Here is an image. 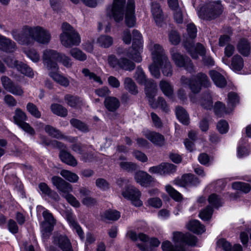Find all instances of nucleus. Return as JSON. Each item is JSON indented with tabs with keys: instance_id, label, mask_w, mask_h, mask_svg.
I'll return each instance as SVG.
<instances>
[{
	"instance_id": "57",
	"label": "nucleus",
	"mask_w": 251,
	"mask_h": 251,
	"mask_svg": "<svg viewBox=\"0 0 251 251\" xmlns=\"http://www.w3.org/2000/svg\"><path fill=\"white\" fill-rule=\"evenodd\" d=\"M82 73L85 76L88 77L89 79L93 80L94 81L97 82L100 84H102V81L100 78L96 75L94 73L91 72L88 69H83L82 71Z\"/></svg>"
},
{
	"instance_id": "27",
	"label": "nucleus",
	"mask_w": 251,
	"mask_h": 251,
	"mask_svg": "<svg viewBox=\"0 0 251 251\" xmlns=\"http://www.w3.org/2000/svg\"><path fill=\"white\" fill-rule=\"evenodd\" d=\"M100 216L101 220L104 221H115L120 218L121 214L116 210L109 209L101 213Z\"/></svg>"
},
{
	"instance_id": "9",
	"label": "nucleus",
	"mask_w": 251,
	"mask_h": 251,
	"mask_svg": "<svg viewBox=\"0 0 251 251\" xmlns=\"http://www.w3.org/2000/svg\"><path fill=\"white\" fill-rule=\"evenodd\" d=\"M170 53L172 59L177 67H184L190 73L195 72L194 66L188 57L181 54L175 48L171 49Z\"/></svg>"
},
{
	"instance_id": "59",
	"label": "nucleus",
	"mask_w": 251,
	"mask_h": 251,
	"mask_svg": "<svg viewBox=\"0 0 251 251\" xmlns=\"http://www.w3.org/2000/svg\"><path fill=\"white\" fill-rule=\"evenodd\" d=\"M25 52L27 56L33 62L36 63L40 60V55L36 50L30 49Z\"/></svg>"
},
{
	"instance_id": "12",
	"label": "nucleus",
	"mask_w": 251,
	"mask_h": 251,
	"mask_svg": "<svg viewBox=\"0 0 251 251\" xmlns=\"http://www.w3.org/2000/svg\"><path fill=\"white\" fill-rule=\"evenodd\" d=\"M15 124L18 125L24 131L30 135H34L35 131L33 128L25 121L27 119L26 116L25 112L19 108H17L15 112V115L13 117Z\"/></svg>"
},
{
	"instance_id": "7",
	"label": "nucleus",
	"mask_w": 251,
	"mask_h": 251,
	"mask_svg": "<svg viewBox=\"0 0 251 251\" xmlns=\"http://www.w3.org/2000/svg\"><path fill=\"white\" fill-rule=\"evenodd\" d=\"M223 6L220 1L209 2L198 10L199 17L202 19L211 20L222 14Z\"/></svg>"
},
{
	"instance_id": "6",
	"label": "nucleus",
	"mask_w": 251,
	"mask_h": 251,
	"mask_svg": "<svg viewBox=\"0 0 251 251\" xmlns=\"http://www.w3.org/2000/svg\"><path fill=\"white\" fill-rule=\"evenodd\" d=\"M133 42L132 47L126 51L125 55L134 61L139 63L142 60L141 53L143 49V41L140 32L134 29L132 31Z\"/></svg>"
},
{
	"instance_id": "52",
	"label": "nucleus",
	"mask_w": 251,
	"mask_h": 251,
	"mask_svg": "<svg viewBox=\"0 0 251 251\" xmlns=\"http://www.w3.org/2000/svg\"><path fill=\"white\" fill-rule=\"evenodd\" d=\"M162 175H166L174 173L176 171V166L170 163L161 164Z\"/></svg>"
},
{
	"instance_id": "35",
	"label": "nucleus",
	"mask_w": 251,
	"mask_h": 251,
	"mask_svg": "<svg viewBox=\"0 0 251 251\" xmlns=\"http://www.w3.org/2000/svg\"><path fill=\"white\" fill-rule=\"evenodd\" d=\"M97 42L100 47L108 48L112 45L113 39L109 35H102L97 39Z\"/></svg>"
},
{
	"instance_id": "17",
	"label": "nucleus",
	"mask_w": 251,
	"mask_h": 251,
	"mask_svg": "<svg viewBox=\"0 0 251 251\" xmlns=\"http://www.w3.org/2000/svg\"><path fill=\"white\" fill-rule=\"evenodd\" d=\"M184 47L194 59H197L199 55H203L205 52L204 47L199 43L195 46L192 42L186 41L184 43Z\"/></svg>"
},
{
	"instance_id": "46",
	"label": "nucleus",
	"mask_w": 251,
	"mask_h": 251,
	"mask_svg": "<svg viewBox=\"0 0 251 251\" xmlns=\"http://www.w3.org/2000/svg\"><path fill=\"white\" fill-rule=\"evenodd\" d=\"M232 187L234 189L240 190L245 193L250 192L251 189L249 184L242 182L233 183Z\"/></svg>"
},
{
	"instance_id": "60",
	"label": "nucleus",
	"mask_w": 251,
	"mask_h": 251,
	"mask_svg": "<svg viewBox=\"0 0 251 251\" xmlns=\"http://www.w3.org/2000/svg\"><path fill=\"white\" fill-rule=\"evenodd\" d=\"M212 213V208L208 206L200 213L199 216L202 220L207 221L211 217Z\"/></svg>"
},
{
	"instance_id": "19",
	"label": "nucleus",
	"mask_w": 251,
	"mask_h": 251,
	"mask_svg": "<svg viewBox=\"0 0 251 251\" xmlns=\"http://www.w3.org/2000/svg\"><path fill=\"white\" fill-rule=\"evenodd\" d=\"M151 11L156 25L162 26L164 23V16L159 4L156 2H153L151 4Z\"/></svg>"
},
{
	"instance_id": "22",
	"label": "nucleus",
	"mask_w": 251,
	"mask_h": 251,
	"mask_svg": "<svg viewBox=\"0 0 251 251\" xmlns=\"http://www.w3.org/2000/svg\"><path fill=\"white\" fill-rule=\"evenodd\" d=\"M17 49L16 43L9 38L2 36L0 40V50L6 52H12Z\"/></svg>"
},
{
	"instance_id": "43",
	"label": "nucleus",
	"mask_w": 251,
	"mask_h": 251,
	"mask_svg": "<svg viewBox=\"0 0 251 251\" xmlns=\"http://www.w3.org/2000/svg\"><path fill=\"white\" fill-rule=\"evenodd\" d=\"M50 109L54 114L58 116L65 117L67 115V110L59 104L54 103L51 104Z\"/></svg>"
},
{
	"instance_id": "11",
	"label": "nucleus",
	"mask_w": 251,
	"mask_h": 251,
	"mask_svg": "<svg viewBox=\"0 0 251 251\" xmlns=\"http://www.w3.org/2000/svg\"><path fill=\"white\" fill-rule=\"evenodd\" d=\"M141 191L133 185L126 187L122 192V195L136 207H140L143 205L141 200Z\"/></svg>"
},
{
	"instance_id": "16",
	"label": "nucleus",
	"mask_w": 251,
	"mask_h": 251,
	"mask_svg": "<svg viewBox=\"0 0 251 251\" xmlns=\"http://www.w3.org/2000/svg\"><path fill=\"white\" fill-rule=\"evenodd\" d=\"M53 243L62 251H74L70 240L64 234H55L53 236Z\"/></svg>"
},
{
	"instance_id": "39",
	"label": "nucleus",
	"mask_w": 251,
	"mask_h": 251,
	"mask_svg": "<svg viewBox=\"0 0 251 251\" xmlns=\"http://www.w3.org/2000/svg\"><path fill=\"white\" fill-rule=\"evenodd\" d=\"M44 129L46 133L52 137L57 139H62L64 138L63 135L59 130L51 126H45Z\"/></svg>"
},
{
	"instance_id": "8",
	"label": "nucleus",
	"mask_w": 251,
	"mask_h": 251,
	"mask_svg": "<svg viewBox=\"0 0 251 251\" xmlns=\"http://www.w3.org/2000/svg\"><path fill=\"white\" fill-rule=\"evenodd\" d=\"M196 80L189 79L184 76H181L180 82L182 86H189L192 92L194 93H198L201 90V86L208 87L210 82L207 75L203 73H199L195 77Z\"/></svg>"
},
{
	"instance_id": "45",
	"label": "nucleus",
	"mask_w": 251,
	"mask_h": 251,
	"mask_svg": "<svg viewBox=\"0 0 251 251\" xmlns=\"http://www.w3.org/2000/svg\"><path fill=\"white\" fill-rule=\"evenodd\" d=\"M118 164L121 169L127 172H132L137 168V165L132 162L122 161L119 162Z\"/></svg>"
},
{
	"instance_id": "33",
	"label": "nucleus",
	"mask_w": 251,
	"mask_h": 251,
	"mask_svg": "<svg viewBox=\"0 0 251 251\" xmlns=\"http://www.w3.org/2000/svg\"><path fill=\"white\" fill-rule=\"evenodd\" d=\"M104 104L108 110L111 111H114L119 107L120 101L118 99L115 97H109L105 99Z\"/></svg>"
},
{
	"instance_id": "25",
	"label": "nucleus",
	"mask_w": 251,
	"mask_h": 251,
	"mask_svg": "<svg viewBox=\"0 0 251 251\" xmlns=\"http://www.w3.org/2000/svg\"><path fill=\"white\" fill-rule=\"evenodd\" d=\"M237 50L242 55L248 56L251 51V46L249 41L246 39H240L237 44Z\"/></svg>"
},
{
	"instance_id": "2",
	"label": "nucleus",
	"mask_w": 251,
	"mask_h": 251,
	"mask_svg": "<svg viewBox=\"0 0 251 251\" xmlns=\"http://www.w3.org/2000/svg\"><path fill=\"white\" fill-rule=\"evenodd\" d=\"M108 10L116 22L123 21L125 16V22L127 26L133 27L136 23L135 16L134 0H127L126 6V0H114L113 4Z\"/></svg>"
},
{
	"instance_id": "54",
	"label": "nucleus",
	"mask_w": 251,
	"mask_h": 251,
	"mask_svg": "<svg viewBox=\"0 0 251 251\" xmlns=\"http://www.w3.org/2000/svg\"><path fill=\"white\" fill-rule=\"evenodd\" d=\"M64 100L68 105L72 107L77 106L80 102L79 98L70 95H66Z\"/></svg>"
},
{
	"instance_id": "63",
	"label": "nucleus",
	"mask_w": 251,
	"mask_h": 251,
	"mask_svg": "<svg viewBox=\"0 0 251 251\" xmlns=\"http://www.w3.org/2000/svg\"><path fill=\"white\" fill-rule=\"evenodd\" d=\"M162 204V201L159 198H150L147 201V206H151L154 208H159Z\"/></svg>"
},
{
	"instance_id": "31",
	"label": "nucleus",
	"mask_w": 251,
	"mask_h": 251,
	"mask_svg": "<svg viewBox=\"0 0 251 251\" xmlns=\"http://www.w3.org/2000/svg\"><path fill=\"white\" fill-rule=\"evenodd\" d=\"M244 67V60L242 57L238 55H234L231 59L230 68L235 72L241 71Z\"/></svg>"
},
{
	"instance_id": "61",
	"label": "nucleus",
	"mask_w": 251,
	"mask_h": 251,
	"mask_svg": "<svg viewBox=\"0 0 251 251\" xmlns=\"http://www.w3.org/2000/svg\"><path fill=\"white\" fill-rule=\"evenodd\" d=\"M210 205L217 207L221 205L222 201L219 196L215 194H211L208 199Z\"/></svg>"
},
{
	"instance_id": "20",
	"label": "nucleus",
	"mask_w": 251,
	"mask_h": 251,
	"mask_svg": "<svg viewBox=\"0 0 251 251\" xmlns=\"http://www.w3.org/2000/svg\"><path fill=\"white\" fill-rule=\"evenodd\" d=\"M134 179L136 182L142 186L147 187L149 186L153 181L152 177L147 173L140 171L135 173Z\"/></svg>"
},
{
	"instance_id": "64",
	"label": "nucleus",
	"mask_w": 251,
	"mask_h": 251,
	"mask_svg": "<svg viewBox=\"0 0 251 251\" xmlns=\"http://www.w3.org/2000/svg\"><path fill=\"white\" fill-rule=\"evenodd\" d=\"M7 91L16 96H23L24 94V91L21 87L18 85H15L14 84H13Z\"/></svg>"
},
{
	"instance_id": "24",
	"label": "nucleus",
	"mask_w": 251,
	"mask_h": 251,
	"mask_svg": "<svg viewBox=\"0 0 251 251\" xmlns=\"http://www.w3.org/2000/svg\"><path fill=\"white\" fill-rule=\"evenodd\" d=\"M49 75L54 81L62 86L67 87L69 85V79L64 75L60 74L57 71H50Z\"/></svg>"
},
{
	"instance_id": "42",
	"label": "nucleus",
	"mask_w": 251,
	"mask_h": 251,
	"mask_svg": "<svg viewBox=\"0 0 251 251\" xmlns=\"http://www.w3.org/2000/svg\"><path fill=\"white\" fill-rule=\"evenodd\" d=\"M134 78L139 84L142 85H143L148 80L147 79L142 68L139 66L137 68Z\"/></svg>"
},
{
	"instance_id": "49",
	"label": "nucleus",
	"mask_w": 251,
	"mask_h": 251,
	"mask_svg": "<svg viewBox=\"0 0 251 251\" xmlns=\"http://www.w3.org/2000/svg\"><path fill=\"white\" fill-rule=\"evenodd\" d=\"M57 62L68 68H71L73 64L71 58L65 54L62 53H59Z\"/></svg>"
},
{
	"instance_id": "56",
	"label": "nucleus",
	"mask_w": 251,
	"mask_h": 251,
	"mask_svg": "<svg viewBox=\"0 0 251 251\" xmlns=\"http://www.w3.org/2000/svg\"><path fill=\"white\" fill-rule=\"evenodd\" d=\"M150 105L153 108H155L157 107H160L161 109H162L164 111H167L168 110V106L166 103V101L164 100V99L162 98L159 97L158 98L157 102V103H154L153 101V100L151 101V102H150Z\"/></svg>"
},
{
	"instance_id": "53",
	"label": "nucleus",
	"mask_w": 251,
	"mask_h": 251,
	"mask_svg": "<svg viewBox=\"0 0 251 251\" xmlns=\"http://www.w3.org/2000/svg\"><path fill=\"white\" fill-rule=\"evenodd\" d=\"M70 123L72 126L81 131L86 132L88 131V127L87 125L79 120L73 119L70 121Z\"/></svg>"
},
{
	"instance_id": "15",
	"label": "nucleus",
	"mask_w": 251,
	"mask_h": 251,
	"mask_svg": "<svg viewBox=\"0 0 251 251\" xmlns=\"http://www.w3.org/2000/svg\"><path fill=\"white\" fill-rule=\"evenodd\" d=\"M7 65L12 68H15L22 74L29 77H33L34 75L32 69L25 63L19 62L11 58H8L5 60Z\"/></svg>"
},
{
	"instance_id": "26",
	"label": "nucleus",
	"mask_w": 251,
	"mask_h": 251,
	"mask_svg": "<svg viewBox=\"0 0 251 251\" xmlns=\"http://www.w3.org/2000/svg\"><path fill=\"white\" fill-rule=\"evenodd\" d=\"M209 75L215 84L220 88L224 87L226 84L225 78L218 72L211 70L209 72Z\"/></svg>"
},
{
	"instance_id": "44",
	"label": "nucleus",
	"mask_w": 251,
	"mask_h": 251,
	"mask_svg": "<svg viewBox=\"0 0 251 251\" xmlns=\"http://www.w3.org/2000/svg\"><path fill=\"white\" fill-rule=\"evenodd\" d=\"M127 236L131 240L133 241H137L138 239L142 242H146L149 241V238L146 234L144 233H140L137 234L133 231H129L127 233Z\"/></svg>"
},
{
	"instance_id": "18",
	"label": "nucleus",
	"mask_w": 251,
	"mask_h": 251,
	"mask_svg": "<svg viewBox=\"0 0 251 251\" xmlns=\"http://www.w3.org/2000/svg\"><path fill=\"white\" fill-rule=\"evenodd\" d=\"M143 135L156 146L161 147L165 144L164 137L159 133L145 129Z\"/></svg>"
},
{
	"instance_id": "28",
	"label": "nucleus",
	"mask_w": 251,
	"mask_h": 251,
	"mask_svg": "<svg viewBox=\"0 0 251 251\" xmlns=\"http://www.w3.org/2000/svg\"><path fill=\"white\" fill-rule=\"evenodd\" d=\"M59 157L62 162L68 165L75 167L77 165V160L68 152L61 151L59 153Z\"/></svg>"
},
{
	"instance_id": "21",
	"label": "nucleus",
	"mask_w": 251,
	"mask_h": 251,
	"mask_svg": "<svg viewBox=\"0 0 251 251\" xmlns=\"http://www.w3.org/2000/svg\"><path fill=\"white\" fill-rule=\"evenodd\" d=\"M198 178L193 175L186 174L183 175L177 184L182 187L196 186L200 183Z\"/></svg>"
},
{
	"instance_id": "34",
	"label": "nucleus",
	"mask_w": 251,
	"mask_h": 251,
	"mask_svg": "<svg viewBox=\"0 0 251 251\" xmlns=\"http://www.w3.org/2000/svg\"><path fill=\"white\" fill-rule=\"evenodd\" d=\"M67 219L73 229L75 230L79 237L83 239L84 238V233L81 227L75 221L74 217L72 215L69 214L67 215Z\"/></svg>"
},
{
	"instance_id": "13",
	"label": "nucleus",
	"mask_w": 251,
	"mask_h": 251,
	"mask_svg": "<svg viewBox=\"0 0 251 251\" xmlns=\"http://www.w3.org/2000/svg\"><path fill=\"white\" fill-rule=\"evenodd\" d=\"M148 48L151 52L152 61L155 63H159L167 57L162 47L152 41L149 43Z\"/></svg>"
},
{
	"instance_id": "37",
	"label": "nucleus",
	"mask_w": 251,
	"mask_h": 251,
	"mask_svg": "<svg viewBox=\"0 0 251 251\" xmlns=\"http://www.w3.org/2000/svg\"><path fill=\"white\" fill-rule=\"evenodd\" d=\"M176 115L179 120L184 125H188L189 122L188 115L186 110L182 107L178 106L176 110Z\"/></svg>"
},
{
	"instance_id": "55",
	"label": "nucleus",
	"mask_w": 251,
	"mask_h": 251,
	"mask_svg": "<svg viewBox=\"0 0 251 251\" xmlns=\"http://www.w3.org/2000/svg\"><path fill=\"white\" fill-rule=\"evenodd\" d=\"M168 38L170 42L174 45H176L180 41V37L178 32L172 30L168 33Z\"/></svg>"
},
{
	"instance_id": "58",
	"label": "nucleus",
	"mask_w": 251,
	"mask_h": 251,
	"mask_svg": "<svg viewBox=\"0 0 251 251\" xmlns=\"http://www.w3.org/2000/svg\"><path fill=\"white\" fill-rule=\"evenodd\" d=\"M214 109L215 114L219 116H222L224 113H226L228 112L226 110L224 104L220 101L216 102L214 105Z\"/></svg>"
},
{
	"instance_id": "48",
	"label": "nucleus",
	"mask_w": 251,
	"mask_h": 251,
	"mask_svg": "<svg viewBox=\"0 0 251 251\" xmlns=\"http://www.w3.org/2000/svg\"><path fill=\"white\" fill-rule=\"evenodd\" d=\"M201 106L206 109H211L213 107V102L210 94H205L202 98L201 101Z\"/></svg>"
},
{
	"instance_id": "14",
	"label": "nucleus",
	"mask_w": 251,
	"mask_h": 251,
	"mask_svg": "<svg viewBox=\"0 0 251 251\" xmlns=\"http://www.w3.org/2000/svg\"><path fill=\"white\" fill-rule=\"evenodd\" d=\"M43 216L44 221L42 224V232L44 236H48L53 230V227L55 224V220L52 214L48 210L44 211Z\"/></svg>"
},
{
	"instance_id": "62",
	"label": "nucleus",
	"mask_w": 251,
	"mask_h": 251,
	"mask_svg": "<svg viewBox=\"0 0 251 251\" xmlns=\"http://www.w3.org/2000/svg\"><path fill=\"white\" fill-rule=\"evenodd\" d=\"M27 110L34 117L36 118H40L41 117V113L38 110L35 105L32 103H28L26 105Z\"/></svg>"
},
{
	"instance_id": "51",
	"label": "nucleus",
	"mask_w": 251,
	"mask_h": 251,
	"mask_svg": "<svg viewBox=\"0 0 251 251\" xmlns=\"http://www.w3.org/2000/svg\"><path fill=\"white\" fill-rule=\"evenodd\" d=\"M149 70L151 75L155 78H158L160 76V62L155 63L152 61V63L149 66Z\"/></svg>"
},
{
	"instance_id": "36",
	"label": "nucleus",
	"mask_w": 251,
	"mask_h": 251,
	"mask_svg": "<svg viewBox=\"0 0 251 251\" xmlns=\"http://www.w3.org/2000/svg\"><path fill=\"white\" fill-rule=\"evenodd\" d=\"M159 86L165 96L169 98L173 97L174 95L173 88L169 82L162 80L160 82Z\"/></svg>"
},
{
	"instance_id": "47",
	"label": "nucleus",
	"mask_w": 251,
	"mask_h": 251,
	"mask_svg": "<svg viewBox=\"0 0 251 251\" xmlns=\"http://www.w3.org/2000/svg\"><path fill=\"white\" fill-rule=\"evenodd\" d=\"M232 187L234 189L240 190L245 193L250 192L251 189L249 184L242 182L233 183Z\"/></svg>"
},
{
	"instance_id": "3",
	"label": "nucleus",
	"mask_w": 251,
	"mask_h": 251,
	"mask_svg": "<svg viewBox=\"0 0 251 251\" xmlns=\"http://www.w3.org/2000/svg\"><path fill=\"white\" fill-rule=\"evenodd\" d=\"M173 240L176 243H179L182 244L180 247H174L171 242L169 241H165L162 244V249L163 251H185L183 245L188 244L193 246L197 243L196 237L189 233L184 234L178 232H175L173 233Z\"/></svg>"
},
{
	"instance_id": "4",
	"label": "nucleus",
	"mask_w": 251,
	"mask_h": 251,
	"mask_svg": "<svg viewBox=\"0 0 251 251\" xmlns=\"http://www.w3.org/2000/svg\"><path fill=\"white\" fill-rule=\"evenodd\" d=\"M51 182L64 197L67 201L73 206L78 207L79 202L72 194H69L73 191L72 185L59 176H54L51 178Z\"/></svg>"
},
{
	"instance_id": "30",
	"label": "nucleus",
	"mask_w": 251,
	"mask_h": 251,
	"mask_svg": "<svg viewBox=\"0 0 251 251\" xmlns=\"http://www.w3.org/2000/svg\"><path fill=\"white\" fill-rule=\"evenodd\" d=\"M124 86L125 89L132 95H135L138 93V87L132 79V78L126 77L124 80Z\"/></svg>"
},
{
	"instance_id": "40",
	"label": "nucleus",
	"mask_w": 251,
	"mask_h": 251,
	"mask_svg": "<svg viewBox=\"0 0 251 251\" xmlns=\"http://www.w3.org/2000/svg\"><path fill=\"white\" fill-rule=\"evenodd\" d=\"M70 54L75 59L80 61L86 60L87 55L82 50L78 48H73L69 51Z\"/></svg>"
},
{
	"instance_id": "5",
	"label": "nucleus",
	"mask_w": 251,
	"mask_h": 251,
	"mask_svg": "<svg viewBox=\"0 0 251 251\" xmlns=\"http://www.w3.org/2000/svg\"><path fill=\"white\" fill-rule=\"evenodd\" d=\"M62 33L60 35L61 44L66 48L78 46L81 42L79 34L67 23H63L61 26Z\"/></svg>"
},
{
	"instance_id": "32",
	"label": "nucleus",
	"mask_w": 251,
	"mask_h": 251,
	"mask_svg": "<svg viewBox=\"0 0 251 251\" xmlns=\"http://www.w3.org/2000/svg\"><path fill=\"white\" fill-rule=\"evenodd\" d=\"M160 62V68L164 75L171 76L173 74V69L171 63L168 58L167 57L163 59Z\"/></svg>"
},
{
	"instance_id": "29",
	"label": "nucleus",
	"mask_w": 251,
	"mask_h": 251,
	"mask_svg": "<svg viewBox=\"0 0 251 251\" xmlns=\"http://www.w3.org/2000/svg\"><path fill=\"white\" fill-rule=\"evenodd\" d=\"M186 226L188 229L197 234H201L205 231L204 226L198 220H191Z\"/></svg>"
},
{
	"instance_id": "10",
	"label": "nucleus",
	"mask_w": 251,
	"mask_h": 251,
	"mask_svg": "<svg viewBox=\"0 0 251 251\" xmlns=\"http://www.w3.org/2000/svg\"><path fill=\"white\" fill-rule=\"evenodd\" d=\"M59 53L55 50L49 49L43 51L42 56L43 63L49 71L59 70L57 61Z\"/></svg>"
},
{
	"instance_id": "50",
	"label": "nucleus",
	"mask_w": 251,
	"mask_h": 251,
	"mask_svg": "<svg viewBox=\"0 0 251 251\" xmlns=\"http://www.w3.org/2000/svg\"><path fill=\"white\" fill-rule=\"evenodd\" d=\"M166 191L169 195L175 201H179L181 200L182 197L181 195L171 185H167L165 186Z\"/></svg>"
},
{
	"instance_id": "1",
	"label": "nucleus",
	"mask_w": 251,
	"mask_h": 251,
	"mask_svg": "<svg viewBox=\"0 0 251 251\" xmlns=\"http://www.w3.org/2000/svg\"><path fill=\"white\" fill-rule=\"evenodd\" d=\"M13 39L19 44L32 45L35 42L41 44H48L50 41L49 31L40 26H23L19 31L11 32Z\"/></svg>"
},
{
	"instance_id": "23",
	"label": "nucleus",
	"mask_w": 251,
	"mask_h": 251,
	"mask_svg": "<svg viewBox=\"0 0 251 251\" xmlns=\"http://www.w3.org/2000/svg\"><path fill=\"white\" fill-rule=\"evenodd\" d=\"M143 85H145V93L149 99V102H151L156 95L157 85L152 79H148Z\"/></svg>"
},
{
	"instance_id": "41",
	"label": "nucleus",
	"mask_w": 251,
	"mask_h": 251,
	"mask_svg": "<svg viewBox=\"0 0 251 251\" xmlns=\"http://www.w3.org/2000/svg\"><path fill=\"white\" fill-rule=\"evenodd\" d=\"M60 175L65 179L72 183L76 182L79 179L78 176L76 174L66 170H62Z\"/></svg>"
},
{
	"instance_id": "38",
	"label": "nucleus",
	"mask_w": 251,
	"mask_h": 251,
	"mask_svg": "<svg viewBox=\"0 0 251 251\" xmlns=\"http://www.w3.org/2000/svg\"><path fill=\"white\" fill-rule=\"evenodd\" d=\"M119 68L126 71H132L135 68V64L132 61L125 57L120 58Z\"/></svg>"
}]
</instances>
